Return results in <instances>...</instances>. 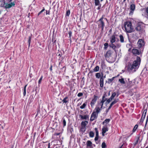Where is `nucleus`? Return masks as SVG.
I'll use <instances>...</instances> for the list:
<instances>
[{"instance_id": "4be33fe9", "label": "nucleus", "mask_w": 148, "mask_h": 148, "mask_svg": "<svg viewBox=\"0 0 148 148\" xmlns=\"http://www.w3.org/2000/svg\"><path fill=\"white\" fill-rule=\"evenodd\" d=\"M95 1V4L96 6L100 5L101 6V4L100 3L99 0H94Z\"/></svg>"}, {"instance_id": "c756f323", "label": "nucleus", "mask_w": 148, "mask_h": 148, "mask_svg": "<svg viewBox=\"0 0 148 148\" xmlns=\"http://www.w3.org/2000/svg\"><path fill=\"white\" fill-rule=\"evenodd\" d=\"M99 66H97L94 68L93 69V71L94 72H97L99 71Z\"/></svg>"}, {"instance_id": "20e7f679", "label": "nucleus", "mask_w": 148, "mask_h": 148, "mask_svg": "<svg viewBox=\"0 0 148 148\" xmlns=\"http://www.w3.org/2000/svg\"><path fill=\"white\" fill-rule=\"evenodd\" d=\"M137 45L138 48L143 51L145 45L144 40L142 39H139L137 42Z\"/></svg>"}, {"instance_id": "f704fd0d", "label": "nucleus", "mask_w": 148, "mask_h": 148, "mask_svg": "<svg viewBox=\"0 0 148 148\" xmlns=\"http://www.w3.org/2000/svg\"><path fill=\"white\" fill-rule=\"evenodd\" d=\"M112 99H112L111 97H110L109 99H107V103H109L112 100Z\"/></svg>"}, {"instance_id": "72a5a7b5", "label": "nucleus", "mask_w": 148, "mask_h": 148, "mask_svg": "<svg viewBox=\"0 0 148 148\" xmlns=\"http://www.w3.org/2000/svg\"><path fill=\"white\" fill-rule=\"evenodd\" d=\"M94 135V133L92 131H90L89 133V136L90 137H93Z\"/></svg>"}, {"instance_id": "37998d69", "label": "nucleus", "mask_w": 148, "mask_h": 148, "mask_svg": "<svg viewBox=\"0 0 148 148\" xmlns=\"http://www.w3.org/2000/svg\"><path fill=\"white\" fill-rule=\"evenodd\" d=\"M104 79H103V76L102 75V76H101L100 78L99 82H103Z\"/></svg>"}, {"instance_id": "603ef678", "label": "nucleus", "mask_w": 148, "mask_h": 148, "mask_svg": "<svg viewBox=\"0 0 148 148\" xmlns=\"http://www.w3.org/2000/svg\"><path fill=\"white\" fill-rule=\"evenodd\" d=\"M116 47L119 48L121 46V45L120 44H117L116 45Z\"/></svg>"}, {"instance_id": "6e6d98bb", "label": "nucleus", "mask_w": 148, "mask_h": 148, "mask_svg": "<svg viewBox=\"0 0 148 148\" xmlns=\"http://www.w3.org/2000/svg\"><path fill=\"white\" fill-rule=\"evenodd\" d=\"M52 65H51L49 69L50 71H52Z\"/></svg>"}, {"instance_id": "2eb2a0df", "label": "nucleus", "mask_w": 148, "mask_h": 148, "mask_svg": "<svg viewBox=\"0 0 148 148\" xmlns=\"http://www.w3.org/2000/svg\"><path fill=\"white\" fill-rule=\"evenodd\" d=\"M108 130V127L107 126L103 127L102 129V134L103 136H104V134Z\"/></svg>"}, {"instance_id": "a18cd8bd", "label": "nucleus", "mask_w": 148, "mask_h": 148, "mask_svg": "<svg viewBox=\"0 0 148 148\" xmlns=\"http://www.w3.org/2000/svg\"><path fill=\"white\" fill-rule=\"evenodd\" d=\"M42 78H43V76H42L39 80V81H38V84H40L41 83V81L42 79Z\"/></svg>"}, {"instance_id": "774afa93", "label": "nucleus", "mask_w": 148, "mask_h": 148, "mask_svg": "<svg viewBox=\"0 0 148 148\" xmlns=\"http://www.w3.org/2000/svg\"><path fill=\"white\" fill-rule=\"evenodd\" d=\"M145 148H148V146H147Z\"/></svg>"}, {"instance_id": "8fccbe9b", "label": "nucleus", "mask_w": 148, "mask_h": 148, "mask_svg": "<svg viewBox=\"0 0 148 148\" xmlns=\"http://www.w3.org/2000/svg\"><path fill=\"white\" fill-rule=\"evenodd\" d=\"M139 139V137H138L137 140L136 141V142L134 143V145H136L138 143V140Z\"/></svg>"}, {"instance_id": "b1692460", "label": "nucleus", "mask_w": 148, "mask_h": 148, "mask_svg": "<svg viewBox=\"0 0 148 148\" xmlns=\"http://www.w3.org/2000/svg\"><path fill=\"white\" fill-rule=\"evenodd\" d=\"M120 39V41L121 43H123L124 42V38L123 36L121 35L119 36Z\"/></svg>"}, {"instance_id": "a211bd4d", "label": "nucleus", "mask_w": 148, "mask_h": 148, "mask_svg": "<svg viewBox=\"0 0 148 148\" xmlns=\"http://www.w3.org/2000/svg\"><path fill=\"white\" fill-rule=\"evenodd\" d=\"M92 143L90 140H88L86 142V145L87 147H90L92 146Z\"/></svg>"}, {"instance_id": "49530a36", "label": "nucleus", "mask_w": 148, "mask_h": 148, "mask_svg": "<svg viewBox=\"0 0 148 148\" xmlns=\"http://www.w3.org/2000/svg\"><path fill=\"white\" fill-rule=\"evenodd\" d=\"M66 121L64 119H63V125L64 127L65 126H66Z\"/></svg>"}, {"instance_id": "f03ea898", "label": "nucleus", "mask_w": 148, "mask_h": 148, "mask_svg": "<svg viewBox=\"0 0 148 148\" xmlns=\"http://www.w3.org/2000/svg\"><path fill=\"white\" fill-rule=\"evenodd\" d=\"M124 25L125 29L124 30L127 33H131L133 31V28L132 26L131 22H126Z\"/></svg>"}, {"instance_id": "338daca9", "label": "nucleus", "mask_w": 148, "mask_h": 148, "mask_svg": "<svg viewBox=\"0 0 148 148\" xmlns=\"http://www.w3.org/2000/svg\"><path fill=\"white\" fill-rule=\"evenodd\" d=\"M106 78V75L103 76V79Z\"/></svg>"}, {"instance_id": "5fc2aeb1", "label": "nucleus", "mask_w": 148, "mask_h": 148, "mask_svg": "<svg viewBox=\"0 0 148 148\" xmlns=\"http://www.w3.org/2000/svg\"><path fill=\"white\" fill-rule=\"evenodd\" d=\"M148 121V118H147V119H146V123H145V127H146V126L147 124V122Z\"/></svg>"}, {"instance_id": "473e14b6", "label": "nucleus", "mask_w": 148, "mask_h": 148, "mask_svg": "<svg viewBox=\"0 0 148 148\" xmlns=\"http://www.w3.org/2000/svg\"><path fill=\"white\" fill-rule=\"evenodd\" d=\"M116 93L114 92L112 93V95L110 97L112 99H114V98L116 96Z\"/></svg>"}, {"instance_id": "a878e982", "label": "nucleus", "mask_w": 148, "mask_h": 148, "mask_svg": "<svg viewBox=\"0 0 148 148\" xmlns=\"http://www.w3.org/2000/svg\"><path fill=\"white\" fill-rule=\"evenodd\" d=\"M87 102H85L80 107V108L83 109L85 108L87 105Z\"/></svg>"}, {"instance_id": "3c124183", "label": "nucleus", "mask_w": 148, "mask_h": 148, "mask_svg": "<svg viewBox=\"0 0 148 148\" xmlns=\"http://www.w3.org/2000/svg\"><path fill=\"white\" fill-rule=\"evenodd\" d=\"M99 136H96L95 138V140L96 141L98 139Z\"/></svg>"}, {"instance_id": "bb28decb", "label": "nucleus", "mask_w": 148, "mask_h": 148, "mask_svg": "<svg viewBox=\"0 0 148 148\" xmlns=\"http://www.w3.org/2000/svg\"><path fill=\"white\" fill-rule=\"evenodd\" d=\"M119 82H120V83L122 84H125V82L124 81V79L123 78H122L121 79H119Z\"/></svg>"}, {"instance_id": "79ce46f5", "label": "nucleus", "mask_w": 148, "mask_h": 148, "mask_svg": "<svg viewBox=\"0 0 148 148\" xmlns=\"http://www.w3.org/2000/svg\"><path fill=\"white\" fill-rule=\"evenodd\" d=\"M70 14V11L69 10H68L66 13V16H69Z\"/></svg>"}, {"instance_id": "e2e57ef3", "label": "nucleus", "mask_w": 148, "mask_h": 148, "mask_svg": "<svg viewBox=\"0 0 148 148\" xmlns=\"http://www.w3.org/2000/svg\"><path fill=\"white\" fill-rule=\"evenodd\" d=\"M100 9V7H99L97 9L98 10H99V9Z\"/></svg>"}, {"instance_id": "c9c22d12", "label": "nucleus", "mask_w": 148, "mask_h": 148, "mask_svg": "<svg viewBox=\"0 0 148 148\" xmlns=\"http://www.w3.org/2000/svg\"><path fill=\"white\" fill-rule=\"evenodd\" d=\"M86 130V127H85L81 126V131L82 132H84Z\"/></svg>"}, {"instance_id": "f8f14e48", "label": "nucleus", "mask_w": 148, "mask_h": 148, "mask_svg": "<svg viewBox=\"0 0 148 148\" xmlns=\"http://www.w3.org/2000/svg\"><path fill=\"white\" fill-rule=\"evenodd\" d=\"M147 110H144L143 113L142 114V117L140 120V123H142L145 119V115L146 114Z\"/></svg>"}, {"instance_id": "69168bd1", "label": "nucleus", "mask_w": 148, "mask_h": 148, "mask_svg": "<svg viewBox=\"0 0 148 148\" xmlns=\"http://www.w3.org/2000/svg\"><path fill=\"white\" fill-rule=\"evenodd\" d=\"M110 91L109 92V93H108V95H110Z\"/></svg>"}, {"instance_id": "5701e85b", "label": "nucleus", "mask_w": 148, "mask_h": 148, "mask_svg": "<svg viewBox=\"0 0 148 148\" xmlns=\"http://www.w3.org/2000/svg\"><path fill=\"white\" fill-rule=\"evenodd\" d=\"M106 96V94H105L102 96V100L101 101L102 102H103V103L105 101H106L107 100V98H105Z\"/></svg>"}, {"instance_id": "f257e3e1", "label": "nucleus", "mask_w": 148, "mask_h": 148, "mask_svg": "<svg viewBox=\"0 0 148 148\" xmlns=\"http://www.w3.org/2000/svg\"><path fill=\"white\" fill-rule=\"evenodd\" d=\"M141 60L139 57L137 56L136 60H135L132 64H130L127 67V70L129 72L132 73L135 72L137 69L140 64Z\"/></svg>"}, {"instance_id": "09e8293b", "label": "nucleus", "mask_w": 148, "mask_h": 148, "mask_svg": "<svg viewBox=\"0 0 148 148\" xmlns=\"http://www.w3.org/2000/svg\"><path fill=\"white\" fill-rule=\"evenodd\" d=\"M83 95V93L82 92L79 93L77 94V96L78 97H80L82 96Z\"/></svg>"}, {"instance_id": "f3484780", "label": "nucleus", "mask_w": 148, "mask_h": 148, "mask_svg": "<svg viewBox=\"0 0 148 148\" xmlns=\"http://www.w3.org/2000/svg\"><path fill=\"white\" fill-rule=\"evenodd\" d=\"M79 116L82 119L87 120L88 118V116L87 115H79Z\"/></svg>"}, {"instance_id": "dca6fc26", "label": "nucleus", "mask_w": 148, "mask_h": 148, "mask_svg": "<svg viewBox=\"0 0 148 148\" xmlns=\"http://www.w3.org/2000/svg\"><path fill=\"white\" fill-rule=\"evenodd\" d=\"M134 82H132V81H129V82L128 83L127 85V87L128 88H130L133 86L134 85Z\"/></svg>"}, {"instance_id": "aec40b11", "label": "nucleus", "mask_w": 148, "mask_h": 148, "mask_svg": "<svg viewBox=\"0 0 148 148\" xmlns=\"http://www.w3.org/2000/svg\"><path fill=\"white\" fill-rule=\"evenodd\" d=\"M88 123V121H82L81 123V126H84L86 127V125Z\"/></svg>"}, {"instance_id": "bf43d9fd", "label": "nucleus", "mask_w": 148, "mask_h": 148, "mask_svg": "<svg viewBox=\"0 0 148 148\" xmlns=\"http://www.w3.org/2000/svg\"><path fill=\"white\" fill-rule=\"evenodd\" d=\"M60 134V133H58L56 134V135H59Z\"/></svg>"}, {"instance_id": "052dcab7", "label": "nucleus", "mask_w": 148, "mask_h": 148, "mask_svg": "<svg viewBox=\"0 0 148 148\" xmlns=\"http://www.w3.org/2000/svg\"><path fill=\"white\" fill-rule=\"evenodd\" d=\"M46 14H49V13H48V12H47V10H46Z\"/></svg>"}, {"instance_id": "4d7b16f0", "label": "nucleus", "mask_w": 148, "mask_h": 148, "mask_svg": "<svg viewBox=\"0 0 148 148\" xmlns=\"http://www.w3.org/2000/svg\"><path fill=\"white\" fill-rule=\"evenodd\" d=\"M146 11L147 13V15H148V7L146 9Z\"/></svg>"}, {"instance_id": "13d9d810", "label": "nucleus", "mask_w": 148, "mask_h": 148, "mask_svg": "<svg viewBox=\"0 0 148 148\" xmlns=\"http://www.w3.org/2000/svg\"><path fill=\"white\" fill-rule=\"evenodd\" d=\"M116 93V97H118V96H119V92H118L117 93Z\"/></svg>"}, {"instance_id": "ddd939ff", "label": "nucleus", "mask_w": 148, "mask_h": 148, "mask_svg": "<svg viewBox=\"0 0 148 148\" xmlns=\"http://www.w3.org/2000/svg\"><path fill=\"white\" fill-rule=\"evenodd\" d=\"M119 101V99H115L111 103L109 107L108 110L107 111V112L108 111L111 109V108H112V106L115 104H116L117 102Z\"/></svg>"}, {"instance_id": "393cba45", "label": "nucleus", "mask_w": 148, "mask_h": 148, "mask_svg": "<svg viewBox=\"0 0 148 148\" xmlns=\"http://www.w3.org/2000/svg\"><path fill=\"white\" fill-rule=\"evenodd\" d=\"M113 43H111V44L109 45V46L111 47L114 50L116 48V47Z\"/></svg>"}, {"instance_id": "1a4fd4ad", "label": "nucleus", "mask_w": 148, "mask_h": 148, "mask_svg": "<svg viewBox=\"0 0 148 148\" xmlns=\"http://www.w3.org/2000/svg\"><path fill=\"white\" fill-rule=\"evenodd\" d=\"M98 115V114H96L95 112H93L91 115L90 121H93L97 118Z\"/></svg>"}, {"instance_id": "ea45409f", "label": "nucleus", "mask_w": 148, "mask_h": 148, "mask_svg": "<svg viewBox=\"0 0 148 148\" xmlns=\"http://www.w3.org/2000/svg\"><path fill=\"white\" fill-rule=\"evenodd\" d=\"M104 49H106L108 46V44L107 43H106L104 44Z\"/></svg>"}, {"instance_id": "a19ab883", "label": "nucleus", "mask_w": 148, "mask_h": 148, "mask_svg": "<svg viewBox=\"0 0 148 148\" xmlns=\"http://www.w3.org/2000/svg\"><path fill=\"white\" fill-rule=\"evenodd\" d=\"M95 131L96 132V136H99V132L97 128H95Z\"/></svg>"}, {"instance_id": "58836bf2", "label": "nucleus", "mask_w": 148, "mask_h": 148, "mask_svg": "<svg viewBox=\"0 0 148 148\" xmlns=\"http://www.w3.org/2000/svg\"><path fill=\"white\" fill-rule=\"evenodd\" d=\"M96 77L97 78H99L101 76L100 74L99 73H97L95 75Z\"/></svg>"}, {"instance_id": "412c9836", "label": "nucleus", "mask_w": 148, "mask_h": 148, "mask_svg": "<svg viewBox=\"0 0 148 148\" xmlns=\"http://www.w3.org/2000/svg\"><path fill=\"white\" fill-rule=\"evenodd\" d=\"M103 103L101 101H98L97 103V106L100 107L101 108H102L103 106Z\"/></svg>"}, {"instance_id": "0e129e2a", "label": "nucleus", "mask_w": 148, "mask_h": 148, "mask_svg": "<svg viewBox=\"0 0 148 148\" xmlns=\"http://www.w3.org/2000/svg\"><path fill=\"white\" fill-rule=\"evenodd\" d=\"M50 147V143H49L48 144V147Z\"/></svg>"}, {"instance_id": "6e6552de", "label": "nucleus", "mask_w": 148, "mask_h": 148, "mask_svg": "<svg viewBox=\"0 0 148 148\" xmlns=\"http://www.w3.org/2000/svg\"><path fill=\"white\" fill-rule=\"evenodd\" d=\"M143 51L141 49L138 50L136 49H132V53L134 55H139Z\"/></svg>"}, {"instance_id": "e433bc0d", "label": "nucleus", "mask_w": 148, "mask_h": 148, "mask_svg": "<svg viewBox=\"0 0 148 148\" xmlns=\"http://www.w3.org/2000/svg\"><path fill=\"white\" fill-rule=\"evenodd\" d=\"M138 127V126L137 125H135V126L134 127V128L133 130V132H135L136 129Z\"/></svg>"}, {"instance_id": "c85d7f7f", "label": "nucleus", "mask_w": 148, "mask_h": 148, "mask_svg": "<svg viewBox=\"0 0 148 148\" xmlns=\"http://www.w3.org/2000/svg\"><path fill=\"white\" fill-rule=\"evenodd\" d=\"M110 121V120L109 119H107L105 120L103 122V124L104 125L105 123L107 124L109 123Z\"/></svg>"}, {"instance_id": "864d4df0", "label": "nucleus", "mask_w": 148, "mask_h": 148, "mask_svg": "<svg viewBox=\"0 0 148 148\" xmlns=\"http://www.w3.org/2000/svg\"><path fill=\"white\" fill-rule=\"evenodd\" d=\"M69 34L70 37H71L72 34V32L71 31H69Z\"/></svg>"}, {"instance_id": "9b49d317", "label": "nucleus", "mask_w": 148, "mask_h": 148, "mask_svg": "<svg viewBox=\"0 0 148 148\" xmlns=\"http://www.w3.org/2000/svg\"><path fill=\"white\" fill-rule=\"evenodd\" d=\"M135 6L134 4H132L130 5V12L129 13L130 15H132L134 12L135 10Z\"/></svg>"}, {"instance_id": "cd10ccee", "label": "nucleus", "mask_w": 148, "mask_h": 148, "mask_svg": "<svg viewBox=\"0 0 148 148\" xmlns=\"http://www.w3.org/2000/svg\"><path fill=\"white\" fill-rule=\"evenodd\" d=\"M27 85H26L25 86L24 89H23V95L24 96H25L26 94V87L27 86Z\"/></svg>"}, {"instance_id": "6ab92c4d", "label": "nucleus", "mask_w": 148, "mask_h": 148, "mask_svg": "<svg viewBox=\"0 0 148 148\" xmlns=\"http://www.w3.org/2000/svg\"><path fill=\"white\" fill-rule=\"evenodd\" d=\"M111 54L112 53L111 51H109L107 52L106 54L105 55V56L106 58L109 57L110 56Z\"/></svg>"}, {"instance_id": "c03bdc74", "label": "nucleus", "mask_w": 148, "mask_h": 148, "mask_svg": "<svg viewBox=\"0 0 148 148\" xmlns=\"http://www.w3.org/2000/svg\"><path fill=\"white\" fill-rule=\"evenodd\" d=\"M100 86L101 88L103 86V82H99Z\"/></svg>"}, {"instance_id": "7c9ffc66", "label": "nucleus", "mask_w": 148, "mask_h": 148, "mask_svg": "<svg viewBox=\"0 0 148 148\" xmlns=\"http://www.w3.org/2000/svg\"><path fill=\"white\" fill-rule=\"evenodd\" d=\"M115 78V77H113L112 78L108 79V83L109 84H110L114 80V78Z\"/></svg>"}, {"instance_id": "680f3d73", "label": "nucleus", "mask_w": 148, "mask_h": 148, "mask_svg": "<svg viewBox=\"0 0 148 148\" xmlns=\"http://www.w3.org/2000/svg\"><path fill=\"white\" fill-rule=\"evenodd\" d=\"M132 134V133L130 136H127V138H128Z\"/></svg>"}, {"instance_id": "423d86ee", "label": "nucleus", "mask_w": 148, "mask_h": 148, "mask_svg": "<svg viewBox=\"0 0 148 148\" xmlns=\"http://www.w3.org/2000/svg\"><path fill=\"white\" fill-rule=\"evenodd\" d=\"M98 98V97L96 95H94V98L92 99L90 103V104L92 107L94 105Z\"/></svg>"}, {"instance_id": "de8ad7c7", "label": "nucleus", "mask_w": 148, "mask_h": 148, "mask_svg": "<svg viewBox=\"0 0 148 148\" xmlns=\"http://www.w3.org/2000/svg\"><path fill=\"white\" fill-rule=\"evenodd\" d=\"M45 10V9L44 8L40 12H39L38 13V15H39L42 12L44 11Z\"/></svg>"}, {"instance_id": "39448f33", "label": "nucleus", "mask_w": 148, "mask_h": 148, "mask_svg": "<svg viewBox=\"0 0 148 148\" xmlns=\"http://www.w3.org/2000/svg\"><path fill=\"white\" fill-rule=\"evenodd\" d=\"M16 3V0H10L9 3L5 4L4 7L6 9H9L14 7Z\"/></svg>"}, {"instance_id": "0eeeda50", "label": "nucleus", "mask_w": 148, "mask_h": 148, "mask_svg": "<svg viewBox=\"0 0 148 148\" xmlns=\"http://www.w3.org/2000/svg\"><path fill=\"white\" fill-rule=\"evenodd\" d=\"M110 42L111 43H114L116 40L118 41V39L117 37V36L115 35H112L110 38Z\"/></svg>"}, {"instance_id": "7ed1b4c3", "label": "nucleus", "mask_w": 148, "mask_h": 148, "mask_svg": "<svg viewBox=\"0 0 148 148\" xmlns=\"http://www.w3.org/2000/svg\"><path fill=\"white\" fill-rule=\"evenodd\" d=\"M108 21L107 18L103 17V16L98 21V27H101V30L103 31L104 29V27L105 26L104 21Z\"/></svg>"}, {"instance_id": "4c0bfd02", "label": "nucleus", "mask_w": 148, "mask_h": 148, "mask_svg": "<svg viewBox=\"0 0 148 148\" xmlns=\"http://www.w3.org/2000/svg\"><path fill=\"white\" fill-rule=\"evenodd\" d=\"M106 147V145L105 143L104 142H103L101 145V147L102 148H105Z\"/></svg>"}, {"instance_id": "9d476101", "label": "nucleus", "mask_w": 148, "mask_h": 148, "mask_svg": "<svg viewBox=\"0 0 148 148\" xmlns=\"http://www.w3.org/2000/svg\"><path fill=\"white\" fill-rule=\"evenodd\" d=\"M142 28V23H139L137 24V26L135 28V29L137 31H140L141 30Z\"/></svg>"}, {"instance_id": "4468645a", "label": "nucleus", "mask_w": 148, "mask_h": 148, "mask_svg": "<svg viewBox=\"0 0 148 148\" xmlns=\"http://www.w3.org/2000/svg\"><path fill=\"white\" fill-rule=\"evenodd\" d=\"M102 109V108H101L100 107L96 106L93 112H95V113L98 114L100 112Z\"/></svg>"}, {"instance_id": "2f4dec72", "label": "nucleus", "mask_w": 148, "mask_h": 148, "mask_svg": "<svg viewBox=\"0 0 148 148\" xmlns=\"http://www.w3.org/2000/svg\"><path fill=\"white\" fill-rule=\"evenodd\" d=\"M68 97H65L63 100H62V101L63 102V103H66L68 102V101L67 100V99H68Z\"/></svg>"}]
</instances>
